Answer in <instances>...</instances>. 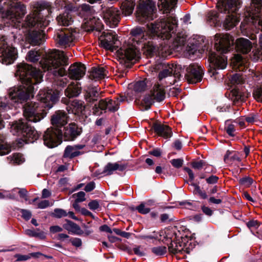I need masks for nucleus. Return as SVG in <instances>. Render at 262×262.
Here are the masks:
<instances>
[{"label":"nucleus","instance_id":"obj_1","mask_svg":"<svg viewBox=\"0 0 262 262\" xmlns=\"http://www.w3.org/2000/svg\"><path fill=\"white\" fill-rule=\"evenodd\" d=\"M174 17L160 18L147 25V32L140 27L131 31L132 37L129 39L126 47L118 51V56L124 62L136 59L139 57V51L142 50L146 56H151L158 52L159 54L168 50V45L164 44L165 39L171 35L176 27Z\"/></svg>","mask_w":262,"mask_h":262},{"label":"nucleus","instance_id":"obj_2","mask_svg":"<svg viewBox=\"0 0 262 262\" xmlns=\"http://www.w3.org/2000/svg\"><path fill=\"white\" fill-rule=\"evenodd\" d=\"M15 76L18 77L21 85L10 88L9 98L12 102H22L33 97L34 85L40 83L42 79V72L27 63L17 67Z\"/></svg>","mask_w":262,"mask_h":262},{"label":"nucleus","instance_id":"obj_3","mask_svg":"<svg viewBox=\"0 0 262 262\" xmlns=\"http://www.w3.org/2000/svg\"><path fill=\"white\" fill-rule=\"evenodd\" d=\"M59 94L57 91L48 90L40 91L38 95L39 102H28L24 107V115L30 122H37L42 119L46 115L45 107L51 108L58 100Z\"/></svg>","mask_w":262,"mask_h":262},{"label":"nucleus","instance_id":"obj_4","mask_svg":"<svg viewBox=\"0 0 262 262\" xmlns=\"http://www.w3.org/2000/svg\"><path fill=\"white\" fill-rule=\"evenodd\" d=\"M49 22L37 10L27 16L23 27L26 28V31L24 32H28L27 39L32 45H40L45 41L46 34L43 29L49 24Z\"/></svg>","mask_w":262,"mask_h":262},{"label":"nucleus","instance_id":"obj_5","mask_svg":"<svg viewBox=\"0 0 262 262\" xmlns=\"http://www.w3.org/2000/svg\"><path fill=\"white\" fill-rule=\"evenodd\" d=\"M214 40V47L217 53L209 52V60L215 68L224 69L227 64V59L223 54L233 49L234 39L228 34H216Z\"/></svg>","mask_w":262,"mask_h":262},{"label":"nucleus","instance_id":"obj_6","mask_svg":"<svg viewBox=\"0 0 262 262\" xmlns=\"http://www.w3.org/2000/svg\"><path fill=\"white\" fill-rule=\"evenodd\" d=\"M68 58L63 51L54 50L46 53L39 62L44 71H48L54 76L62 77L66 74L64 66L68 64Z\"/></svg>","mask_w":262,"mask_h":262},{"label":"nucleus","instance_id":"obj_7","mask_svg":"<svg viewBox=\"0 0 262 262\" xmlns=\"http://www.w3.org/2000/svg\"><path fill=\"white\" fill-rule=\"evenodd\" d=\"M241 0H219L217 7L221 13H228L224 25L227 30H230L235 27L239 21L236 11L241 7Z\"/></svg>","mask_w":262,"mask_h":262},{"label":"nucleus","instance_id":"obj_8","mask_svg":"<svg viewBox=\"0 0 262 262\" xmlns=\"http://www.w3.org/2000/svg\"><path fill=\"white\" fill-rule=\"evenodd\" d=\"M26 12V7L20 1L11 0L3 2V0H0V13L12 21L20 23Z\"/></svg>","mask_w":262,"mask_h":262},{"label":"nucleus","instance_id":"obj_9","mask_svg":"<svg viewBox=\"0 0 262 262\" xmlns=\"http://www.w3.org/2000/svg\"><path fill=\"white\" fill-rule=\"evenodd\" d=\"M126 100V97L122 94L118 95L114 99L109 98L101 99L98 104H95L92 112L95 115L100 116L102 114V111L107 109L110 112H116L119 109L120 103Z\"/></svg>","mask_w":262,"mask_h":262},{"label":"nucleus","instance_id":"obj_10","mask_svg":"<svg viewBox=\"0 0 262 262\" xmlns=\"http://www.w3.org/2000/svg\"><path fill=\"white\" fill-rule=\"evenodd\" d=\"M17 57V49L8 42L7 38H0V62L6 65L12 64Z\"/></svg>","mask_w":262,"mask_h":262},{"label":"nucleus","instance_id":"obj_11","mask_svg":"<svg viewBox=\"0 0 262 262\" xmlns=\"http://www.w3.org/2000/svg\"><path fill=\"white\" fill-rule=\"evenodd\" d=\"M155 3L150 0L141 1L137 8V17L139 21L144 23L156 17Z\"/></svg>","mask_w":262,"mask_h":262},{"label":"nucleus","instance_id":"obj_12","mask_svg":"<svg viewBox=\"0 0 262 262\" xmlns=\"http://www.w3.org/2000/svg\"><path fill=\"white\" fill-rule=\"evenodd\" d=\"M13 126L17 133L24 137V140L26 143H33L39 137V135L34 127L22 120L16 122Z\"/></svg>","mask_w":262,"mask_h":262},{"label":"nucleus","instance_id":"obj_13","mask_svg":"<svg viewBox=\"0 0 262 262\" xmlns=\"http://www.w3.org/2000/svg\"><path fill=\"white\" fill-rule=\"evenodd\" d=\"M246 17L254 25L257 24L262 31V0H252L250 6L246 8Z\"/></svg>","mask_w":262,"mask_h":262},{"label":"nucleus","instance_id":"obj_14","mask_svg":"<svg viewBox=\"0 0 262 262\" xmlns=\"http://www.w3.org/2000/svg\"><path fill=\"white\" fill-rule=\"evenodd\" d=\"M76 35V31L67 29L58 30L54 35V39L59 46L67 48L74 45Z\"/></svg>","mask_w":262,"mask_h":262},{"label":"nucleus","instance_id":"obj_15","mask_svg":"<svg viewBox=\"0 0 262 262\" xmlns=\"http://www.w3.org/2000/svg\"><path fill=\"white\" fill-rule=\"evenodd\" d=\"M62 131L59 128H48L43 136L45 145L50 148L57 146L61 142Z\"/></svg>","mask_w":262,"mask_h":262},{"label":"nucleus","instance_id":"obj_16","mask_svg":"<svg viewBox=\"0 0 262 262\" xmlns=\"http://www.w3.org/2000/svg\"><path fill=\"white\" fill-rule=\"evenodd\" d=\"M163 69L159 73L158 78L159 80H162L164 78L173 75L174 79L170 82V84H173L176 82L177 79H179L181 76V66L180 65L172 63H163Z\"/></svg>","mask_w":262,"mask_h":262},{"label":"nucleus","instance_id":"obj_17","mask_svg":"<svg viewBox=\"0 0 262 262\" xmlns=\"http://www.w3.org/2000/svg\"><path fill=\"white\" fill-rule=\"evenodd\" d=\"M203 74L201 66L192 63L187 68L185 77L189 83H196L202 80Z\"/></svg>","mask_w":262,"mask_h":262},{"label":"nucleus","instance_id":"obj_18","mask_svg":"<svg viewBox=\"0 0 262 262\" xmlns=\"http://www.w3.org/2000/svg\"><path fill=\"white\" fill-rule=\"evenodd\" d=\"M180 234L179 232L178 233H172V236H169L168 233L166 234V238H169L171 240V243L168 245V250L169 253L171 254L182 253L184 251L185 243L180 241L182 239L183 237L180 236Z\"/></svg>","mask_w":262,"mask_h":262},{"label":"nucleus","instance_id":"obj_19","mask_svg":"<svg viewBox=\"0 0 262 262\" xmlns=\"http://www.w3.org/2000/svg\"><path fill=\"white\" fill-rule=\"evenodd\" d=\"M174 17L177 22L176 27L174 29V31L173 33H171V35L167 39H165L164 41V44L165 46L168 45V50L170 48L173 49H177L179 47L184 45L185 41L186 40V35L182 33H178L177 34H175V31L176 30V28L177 27V20L175 17L172 16Z\"/></svg>","mask_w":262,"mask_h":262},{"label":"nucleus","instance_id":"obj_20","mask_svg":"<svg viewBox=\"0 0 262 262\" xmlns=\"http://www.w3.org/2000/svg\"><path fill=\"white\" fill-rule=\"evenodd\" d=\"M100 40L101 46L104 48L112 51H113L116 47V44L118 41L116 33L112 31L103 32L100 36Z\"/></svg>","mask_w":262,"mask_h":262},{"label":"nucleus","instance_id":"obj_21","mask_svg":"<svg viewBox=\"0 0 262 262\" xmlns=\"http://www.w3.org/2000/svg\"><path fill=\"white\" fill-rule=\"evenodd\" d=\"M120 11L117 8L111 7L105 10L103 14V18L108 25L114 28L116 27L120 21Z\"/></svg>","mask_w":262,"mask_h":262},{"label":"nucleus","instance_id":"obj_22","mask_svg":"<svg viewBox=\"0 0 262 262\" xmlns=\"http://www.w3.org/2000/svg\"><path fill=\"white\" fill-rule=\"evenodd\" d=\"M82 133V128L75 123L69 124L63 128L62 135L66 141H73Z\"/></svg>","mask_w":262,"mask_h":262},{"label":"nucleus","instance_id":"obj_23","mask_svg":"<svg viewBox=\"0 0 262 262\" xmlns=\"http://www.w3.org/2000/svg\"><path fill=\"white\" fill-rule=\"evenodd\" d=\"M86 68L81 63H75L69 68V77L73 79L79 80L85 75Z\"/></svg>","mask_w":262,"mask_h":262},{"label":"nucleus","instance_id":"obj_24","mask_svg":"<svg viewBox=\"0 0 262 262\" xmlns=\"http://www.w3.org/2000/svg\"><path fill=\"white\" fill-rule=\"evenodd\" d=\"M152 128L155 133L164 139H169L172 137V132L171 128L168 125L160 122H155L152 125Z\"/></svg>","mask_w":262,"mask_h":262},{"label":"nucleus","instance_id":"obj_25","mask_svg":"<svg viewBox=\"0 0 262 262\" xmlns=\"http://www.w3.org/2000/svg\"><path fill=\"white\" fill-rule=\"evenodd\" d=\"M68 116L63 111H58L52 116L51 123L54 128H61L67 123Z\"/></svg>","mask_w":262,"mask_h":262},{"label":"nucleus","instance_id":"obj_26","mask_svg":"<svg viewBox=\"0 0 262 262\" xmlns=\"http://www.w3.org/2000/svg\"><path fill=\"white\" fill-rule=\"evenodd\" d=\"M85 147V145L77 144L73 146L68 145L66 147L63 156L64 158L73 159L84 153L81 151Z\"/></svg>","mask_w":262,"mask_h":262},{"label":"nucleus","instance_id":"obj_27","mask_svg":"<svg viewBox=\"0 0 262 262\" xmlns=\"http://www.w3.org/2000/svg\"><path fill=\"white\" fill-rule=\"evenodd\" d=\"M231 66L235 70L244 71L248 68V63L247 59L241 55L236 54L231 59Z\"/></svg>","mask_w":262,"mask_h":262},{"label":"nucleus","instance_id":"obj_28","mask_svg":"<svg viewBox=\"0 0 262 262\" xmlns=\"http://www.w3.org/2000/svg\"><path fill=\"white\" fill-rule=\"evenodd\" d=\"M127 164H120L116 163H108L104 167L102 174L106 176L111 175L116 170L123 171L127 168Z\"/></svg>","mask_w":262,"mask_h":262},{"label":"nucleus","instance_id":"obj_29","mask_svg":"<svg viewBox=\"0 0 262 262\" xmlns=\"http://www.w3.org/2000/svg\"><path fill=\"white\" fill-rule=\"evenodd\" d=\"M235 48L237 52L247 54L251 50L252 43L247 39L240 38L236 41Z\"/></svg>","mask_w":262,"mask_h":262},{"label":"nucleus","instance_id":"obj_30","mask_svg":"<svg viewBox=\"0 0 262 262\" xmlns=\"http://www.w3.org/2000/svg\"><path fill=\"white\" fill-rule=\"evenodd\" d=\"M230 96L233 104L236 105L244 102L247 97L245 93L237 89H234L231 90Z\"/></svg>","mask_w":262,"mask_h":262},{"label":"nucleus","instance_id":"obj_31","mask_svg":"<svg viewBox=\"0 0 262 262\" xmlns=\"http://www.w3.org/2000/svg\"><path fill=\"white\" fill-rule=\"evenodd\" d=\"M80 93V84L78 82L71 83L64 91L65 95L69 98L77 97Z\"/></svg>","mask_w":262,"mask_h":262},{"label":"nucleus","instance_id":"obj_32","mask_svg":"<svg viewBox=\"0 0 262 262\" xmlns=\"http://www.w3.org/2000/svg\"><path fill=\"white\" fill-rule=\"evenodd\" d=\"M150 94L156 101L160 102L165 97V92L164 86L161 84H155L150 91Z\"/></svg>","mask_w":262,"mask_h":262},{"label":"nucleus","instance_id":"obj_33","mask_svg":"<svg viewBox=\"0 0 262 262\" xmlns=\"http://www.w3.org/2000/svg\"><path fill=\"white\" fill-rule=\"evenodd\" d=\"M177 2V0H159L158 6L164 13H168L174 9Z\"/></svg>","mask_w":262,"mask_h":262},{"label":"nucleus","instance_id":"obj_34","mask_svg":"<svg viewBox=\"0 0 262 262\" xmlns=\"http://www.w3.org/2000/svg\"><path fill=\"white\" fill-rule=\"evenodd\" d=\"M85 106L81 101L75 100L67 107L69 113L79 115L84 110Z\"/></svg>","mask_w":262,"mask_h":262},{"label":"nucleus","instance_id":"obj_35","mask_svg":"<svg viewBox=\"0 0 262 262\" xmlns=\"http://www.w3.org/2000/svg\"><path fill=\"white\" fill-rule=\"evenodd\" d=\"M100 97L99 89L97 87L90 88L85 94V100L89 102H94Z\"/></svg>","mask_w":262,"mask_h":262},{"label":"nucleus","instance_id":"obj_36","mask_svg":"<svg viewBox=\"0 0 262 262\" xmlns=\"http://www.w3.org/2000/svg\"><path fill=\"white\" fill-rule=\"evenodd\" d=\"M107 71L103 67H97L92 69L90 74V78L95 80H99L106 76Z\"/></svg>","mask_w":262,"mask_h":262},{"label":"nucleus","instance_id":"obj_37","mask_svg":"<svg viewBox=\"0 0 262 262\" xmlns=\"http://www.w3.org/2000/svg\"><path fill=\"white\" fill-rule=\"evenodd\" d=\"M88 20L85 23V25L89 27L87 29L88 31H92L94 29L99 30L102 26L101 20L99 18L95 16H91L89 18H85Z\"/></svg>","mask_w":262,"mask_h":262},{"label":"nucleus","instance_id":"obj_38","mask_svg":"<svg viewBox=\"0 0 262 262\" xmlns=\"http://www.w3.org/2000/svg\"><path fill=\"white\" fill-rule=\"evenodd\" d=\"M58 24L60 26H69L73 22L71 15L67 12L59 15L56 18Z\"/></svg>","mask_w":262,"mask_h":262},{"label":"nucleus","instance_id":"obj_39","mask_svg":"<svg viewBox=\"0 0 262 262\" xmlns=\"http://www.w3.org/2000/svg\"><path fill=\"white\" fill-rule=\"evenodd\" d=\"M135 3L133 0H126L121 6L122 13L125 15H129L133 13Z\"/></svg>","mask_w":262,"mask_h":262},{"label":"nucleus","instance_id":"obj_40","mask_svg":"<svg viewBox=\"0 0 262 262\" xmlns=\"http://www.w3.org/2000/svg\"><path fill=\"white\" fill-rule=\"evenodd\" d=\"M42 56V52L40 50H31L26 55V60L29 62H35L38 61Z\"/></svg>","mask_w":262,"mask_h":262},{"label":"nucleus","instance_id":"obj_41","mask_svg":"<svg viewBox=\"0 0 262 262\" xmlns=\"http://www.w3.org/2000/svg\"><path fill=\"white\" fill-rule=\"evenodd\" d=\"M66 221L67 223L64 225V228L66 229L77 235H81L83 233V231L76 223L69 220Z\"/></svg>","mask_w":262,"mask_h":262},{"label":"nucleus","instance_id":"obj_42","mask_svg":"<svg viewBox=\"0 0 262 262\" xmlns=\"http://www.w3.org/2000/svg\"><path fill=\"white\" fill-rule=\"evenodd\" d=\"M163 231L157 232L156 231H152L151 233L149 234H143L140 236L141 239H161V237L162 234H163Z\"/></svg>","mask_w":262,"mask_h":262},{"label":"nucleus","instance_id":"obj_43","mask_svg":"<svg viewBox=\"0 0 262 262\" xmlns=\"http://www.w3.org/2000/svg\"><path fill=\"white\" fill-rule=\"evenodd\" d=\"M155 101L156 100L149 93L144 96L142 100L141 104L145 107V110H148L151 107Z\"/></svg>","mask_w":262,"mask_h":262},{"label":"nucleus","instance_id":"obj_44","mask_svg":"<svg viewBox=\"0 0 262 262\" xmlns=\"http://www.w3.org/2000/svg\"><path fill=\"white\" fill-rule=\"evenodd\" d=\"M7 158L11 162L17 164H19L24 161L22 155L19 153L14 154L12 156H10Z\"/></svg>","mask_w":262,"mask_h":262},{"label":"nucleus","instance_id":"obj_45","mask_svg":"<svg viewBox=\"0 0 262 262\" xmlns=\"http://www.w3.org/2000/svg\"><path fill=\"white\" fill-rule=\"evenodd\" d=\"M231 83L234 84H238L242 83L244 81V79L241 74H235L233 75L230 79Z\"/></svg>","mask_w":262,"mask_h":262},{"label":"nucleus","instance_id":"obj_46","mask_svg":"<svg viewBox=\"0 0 262 262\" xmlns=\"http://www.w3.org/2000/svg\"><path fill=\"white\" fill-rule=\"evenodd\" d=\"M225 130L229 136L231 137L234 136L235 126L234 124L229 123L228 121L226 122Z\"/></svg>","mask_w":262,"mask_h":262},{"label":"nucleus","instance_id":"obj_47","mask_svg":"<svg viewBox=\"0 0 262 262\" xmlns=\"http://www.w3.org/2000/svg\"><path fill=\"white\" fill-rule=\"evenodd\" d=\"M151 251L156 255L161 256L166 253L167 248L165 246L155 247L151 249Z\"/></svg>","mask_w":262,"mask_h":262},{"label":"nucleus","instance_id":"obj_48","mask_svg":"<svg viewBox=\"0 0 262 262\" xmlns=\"http://www.w3.org/2000/svg\"><path fill=\"white\" fill-rule=\"evenodd\" d=\"M218 14L215 11H211L207 14V21L213 24L217 22Z\"/></svg>","mask_w":262,"mask_h":262},{"label":"nucleus","instance_id":"obj_49","mask_svg":"<svg viewBox=\"0 0 262 262\" xmlns=\"http://www.w3.org/2000/svg\"><path fill=\"white\" fill-rule=\"evenodd\" d=\"M253 96L257 101L262 103V87L254 90L253 92Z\"/></svg>","mask_w":262,"mask_h":262},{"label":"nucleus","instance_id":"obj_50","mask_svg":"<svg viewBox=\"0 0 262 262\" xmlns=\"http://www.w3.org/2000/svg\"><path fill=\"white\" fill-rule=\"evenodd\" d=\"M253 179L249 177H246L241 179L239 181L240 184L246 187H250L253 183Z\"/></svg>","mask_w":262,"mask_h":262},{"label":"nucleus","instance_id":"obj_51","mask_svg":"<svg viewBox=\"0 0 262 262\" xmlns=\"http://www.w3.org/2000/svg\"><path fill=\"white\" fill-rule=\"evenodd\" d=\"M85 193L83 191H79L73 194L72 197L75 199L77 202H82L85 200Z\"/></svg>","mask_w":262,"mask_h":262},{"label":"nucleus","instance_id":"obj_52","mask_svg":"<svg viewBox=\"0 0 262 262\" xmlns=\"http://www.w3.org/2000/svg\"><path fill=\"white\" fill-rule=\"evenodd\" d=\"M146 84L144 81H137L134 86V89L137 92H142L145 90Z\"/></svg>","mask_w":262,"mask_h":262},{"label":"nucleus","instance_id":"obj_53","mask_svg":"<svg viewBox=\"0 0 262 262\" xmlns=\"http://www.w3.org/2000/svg\"><path fill=\"white\" fill-rule=\"evenodd\" d=\"M136 209L140 213L145 214L149 212L150 208L146 207L144 203H141L136 207Z\"/></svg>","mask_w":262,"mask_h":262},{"label":"nucleus","instance_id":"obj_54","mask_svg":"<svg viewBox=\"0 0 262 262\" xmlns=\"http://www.w3.org/2000/svg\"><path fill=\"white\" fill-rule=\"evenodd\" d=\"M11 151V147L6 144L0 143V155L8 154Z\"/></svg>","mask_w":262,"mask_h":262},{"label":"nucleus","instance_id":"obj_55","mask_svg":"<svg viewBox=\"0 0 262 262\" xmlns=\"http://www.w3.org/2000/svg\"><path fill=\"white\" fill-rule=\"evenodd\" d=\"M245 120L249 123H253L258 120V115L257 114H250L245 116Z\"/></svg>","mask_w":262,"mask_h":262},{"label":"nucleus","instance_id":"obj_56","mask_svg":"<svg viewBox=\"0 0 262 262\" xmlns=\"http://www.w3.org/2000/svg\"><path fill=\"white\" fill-rule=\"evenodd\" d=\"M54 216L58 218L66 216L68 215L67 212L62 209H55L54 212Z\"/></svg>","mask_w":262,"mask_h":262},{"label":"nucleus","instance_id":"obj_57","mask_svg":"<svg viewBox=\"0 0 262 262\" xmlns=\"http://www.w3.org/2000/svg\"><path fill=\"white\" fill-rule=\"evenodd\" d=\"M38 208L44 209L50 206V203L48 200H42L38 202L37 204Z\"/></svg>","mask_w":262,"mask_h":262},{"label":"nucleus","instance_id":"obj_58","mask_svg":"<svg viewBox=\"0 0 262 262\" xmlns=\"http://www.w3.org/2000/svg\"><path fill=\"white\" fill-rule=\"evenodd\" d=\"M88 206L91 210H95L99 208L100 205L97 200H93L88 204Z\"/></svg>","mask_w":262,"mask_h":262},{"label":"nucleus","instance_id":"obj_59","mask_svg":"<svg viewBox=\"0 0 262 262\" xmlns=\"http://www.w3.org/2000/svg\"><path fill=\"white\" fill-rule=\"evenodd\" d=\"M172 165L177 168L182 167L183 163V160L181 159H173L170 161Z\"/></svg>","mask_w":262,"mask_h":262},{"label":"nucleus","instance_id":"obj_60","mask_svg":"<svg viewBox=\"0 0 262 262\" xmlns=\"http://www.w3.org/2000/svg\"><path fill=\"white\" fill-rule=\"evenodd\" d=\"M219 180V177L211 175L209 177L206 179V181L208 184H214L217 183Z\"/></svg>","mask_w":262,"mask_h":262},{"label":"nucleus","instance_id":"obj_61","mask_svg":"<svg viewBox=\"0 0 262 262\" xmlns=\"http://www.w3.org/2000/svg\"><path fill=\"white\" fill-rule=\"evenodd\" d=\"M82 11L84 12V14L88 15L89 14H91L92 13L93 9L91 7L86 4H83L81 6Z\"/></svg>","mask_w":262,"mask_h":262},{"label":"nucleus","instance_id":"obj_62","mask_svg":"<svg viewBox=\"0 0 262 262\" xmlns=\"http://www.w3.org/2000/svg\"><path fill=\"white\" fill-rule=\"evenodd\" d=\"M204 163L203 160L195 161L192 163V166L193 168L200 169L203 167Z\"/></svg>","mask_w":262,"mask_h":262},{"label":"nucleus","instance_id":"obj_63","mask_svg":"<svg viewBox=\"0 0 262 262\" xmlns=\"http://www.w3.org/2000/svg\"><path fill=\"white\" fill-rule=\"evenodd\" d=\"M246 224L249 229L252 227L257 228L259 226V223L257 220H251L247 222Z\"/></svg>","mask_w":262,"mask_h":262},{"label":"nucleus","instance_id":"obj_64","mask_svg":"<svg viewBox=\"0 0 262 262\" xmlns=\"http://www.w3.org/2000/svg\"><path fill=\"white\" fill-rule=\"evenodd\" d=\"M31 255H21L19 254H16L15 257L16 258L17 261H25L31 258Z\"/></svg>","mask_w":262,"mask_h":262}]
</instances>
